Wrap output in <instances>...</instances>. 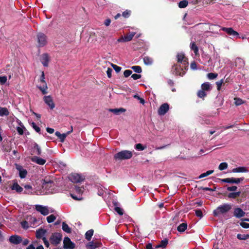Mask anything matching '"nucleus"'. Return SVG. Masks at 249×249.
I'll list each match as a JSON object with an SVG mask.
<instances>
[{
  "mask_svg": "<svg viewBox=\"0 0 249 249\" xmlns=\"http://www.w3.org/2000/svg\"><path fill=\"white\" fill-rule=\"evenodd\" d=\"M177 57L178 63L182 64V66L174 65L173 66L172 71L174 74L182 76L185 73L186 68L188 66L187 59L184 56V54L182 53H178Z\"/></svg>",
  "mask_w": 249,
  "mask_h": 249,
  "instance_id": "nucleus-1",
  "label": "nucleus"
},
{
  "mask_svg": "<svg viewBox=\"0 0 249 249\" xmlns=\"http://www.w3.org/2000/svg\"><path fill=\"white\" fill-rule=\"evenodd\" d=\"M232 208L231 204L224 203L216 208L213 211V215L215 217H219L225 215Z\"/></svg>",
  "mask_w": 249,
  "mask_h": 249,
  "instance_id": "nucleus-2",
  "label": "nucleus"
},
{
  "mask_svg": "<svg viewBox=\"0 0 249 249\" xmlns=\"http://www.w3.org/2000/svg\"><path fill=\"white\" fill-rule=\"evenodd\" d=\"M55 186L53 177H46L42 182V188L48 193H53Z\"/></svg>",
  "mask_w": 249,
  "mask_h": 249,
  "instance_id": "nucleus-3",
  "label": "nucleus"
},
{
  "mask_svg": "<svg viewBox=\"0 0 249 249\" xmlns=\"http://www.w3.org/2000/svg\"><path fill=\"white\" fill-rule=\"evenodd\" d=\"M133 156V152L129 150L121 151L114 156V158L116 160H124L130 159Z\"/></svg>",
  "mask_w": 249,
  "mask_h": 249,
  "instance_id": "nucleus-4",
  "label": "nucleus"
},
{
  "mask_svg": "<svg viewBox=\"0 0 249 249\" xmlns=\"http://www.w3.org/2000/svg\"><path fill=\"white\" fill-rule=\"evenodd\" d=\"M35 207L36 211L43 215H47L50 213H54L55 211L53 209L47 206L36 205Z\"/></svg>",
  "mask_w": 249,
  "mask_h": 249,
  "instance_id": "nucleus-5",
  "label": "nucleus"
},
{
  "mask_svg": "<svg viewBox=\"0 0 249 249\" xmlns=\"http://www.w3.org/2000/svg\"><path fill=\"white\" fill-rule=\"evenodd\" d=\"M62 239V235L60 233L56 232L52 234L50 240L51 244L54 245H58Z\"/></svg>",
  "mask_w": 249,
  "mask_h": 249,
  "instance_id": "nucleus-6",
  "label": "nucleus"
},
{
  "mask_svg": "<svg viewBox=\"0 0 249 249\" xmlns=\"http://www.w3.org/2000/svg\"><path fill=\"white\" fill-rule=\"evenodd\" d=\"M69 179L73 183H78L83 181L84 178L77 173H72L69 176Z\"/></svg>",
  "mask_w": 249,
  "mask_h": 249,
  "instance_id": "nucleus-7",
  "label": "nucleus"
},
{
  "mask_svg": "<svg viewBox=\"0 0 249 249\" xmlns=\"http://www.w3.org/2000/svg\"><path fill=\"white\" fill-rule=\"evenodd\" d=\"M37 42L39 47H43L46 45L47 39L46 36L43 33H39L37 36Z\"/></svg>",
  "mask_w": 249,
  "mask_h": 249,
  "instance_id": "nucleus-8",
  "label": "nucleus"
},
{
  "mask_svg": "<svg viewBox=\"0 0 249 249\" xmlns=\"http://www.w3.org/2000/svg\"><path fill=\"white\" fill-rule=\"evenodd\" d=\"M221 30L225 32L228 35L232 37H236V38H240L239 33L237 32L234 31L233 28L231 27H222Z\"/></svg>",
  "mask_w": 249,
  "mask_h": 249,
  "instance_id": "nucleus-9",
  "label": "nucleus"
},
{
  "mask_svg": "<svg viewBox=\"0 0 249 249\" xmlns=\"http://www.w3.org/2000/svg\"><path fill=\"white\" fill-rule=\"evenodd\" d=\"M43 99L44 103L51 109H53L55 107V104L52 97L50 95L44 96Z\"/></svg>",
  "mask_w": 249,
  "mask_h": 249,
  "instance_id": "nucleus-10",
  "label": "nucleus"
},
{
  "mask_svg": "<svg viewBox=\"0 0 249 249\" xmlns=\"http://www.w3.org/2000/svg\"><path fill=\"white\" fill-rule=\"evenodd\" d=\"M37 88L41 91L42 94L45 95L48 93V86L45 81L44 82H37Z\"/></svg>",
  "mask_w": 249,
  "mask_h": 249,
  "instance_id": "nucleus-11",
  "label": "nucleus"
},
{
  "mask_svg": "<svg viewBox=\"0 0 249 249\" xmlns=\"http://www.w3.org/2000/svg\"><path fill=\"white\" fill-rule=\"evenodd\" d=\"M63 247L66 249H73L75 248V244L71 241L69 237H66L64 239Z\"/></svg>",
  "mask_w": 249,
  "mask_h": 249,
  "instance_id": "nucleus-12",
  "label": "nucleus"
},
{
  "mask_svg": "<svg viewBox=\"0 0 249 249\" xmlns=\"http://www.w3.org/2000/svg\"><path fill=\"white\" fill-rule=\"evenodd\" d=\"M16 168L19 172V176L21 178H24L27 175V171L26 169H24L23 167L19 164H15Z\"/></svg>",
  "mask_w": 249,
  "mask_h": 249,
  "instance_id": "nucleus-13",
  "label": "nucleus"
},
{
  "mask_svg": "<svg viewBox=\"0 0 249 249\" xmlns=\"http://www.w3.org/2000/svg\"><path fill=\"white\" fill-rule=\"evenodd\" d=\"M244 180L243 178H226L222 179V181L225 183L238 184Z\"/></svg>",
  "mask_w": 249,
  "mask_h": 249,
  "instance_id": "nucleus-14",
  "label": "nucleus"
},
{
  "mask_svg": "<svg viewBox=\"0 0 249 249\" xmlns=\"http://www.w3.org/2000/svg\"><path fill=\"white\" fill-rule=\"evenodd\" d=\"M135 35V33L132 32L129 35H126L124 36H121L117 39L118 42H128L131 40Z\"/></svg>",
  "mask_w": 249,
  "mask_h": 249,
  "instance_id": "nucleus-15",
  "label": "nucleus"
},
{
  "mask_svg": "<svg viewBox=\"0 0 249 249\" xmlns=\"http://www.w3.org/2000/svg\"><path fill=\"white\" fill-rule=\"evenodd\" d=\"M75 192L79 195L78 196L74 194H71V197L75 199V200H81L82 199V197L80 195L82 194L83 192V188L78 187L77 186H75Z\"/></svg>",
  "mask_w": 249,
  "mask_h": 249,
  "instance_id": "nucleus-16",
  "label": "nucleus"
},
{
  "mask_svg": "<svg viewBox=\"0 0 249 249\" xmlns=\"http://www.w3.org/2000/svg\"><path fill=\"white\" fill-rule=\"evenodd\" d=\"M31 153L32 155H40L41 153V150L39 146L36 143H34L31 150Z\"/></svg>",
  "mask_w": 249,
  "mask_h": 249,
  "instance_id": "nucleus-17",
  "label": "nucleus"
},
{
  "mask_svg": "<svg viewBox=\"0 0 249 249\" xmlns=\"http://www.w3.org/2000/svg\"><path fill=\"white\" fill-rule=\"evenodd\" d=\"M169 106L167 103L162 104L158 110V113L160 115H164L169 110Z\"/></svg>",
  "mask_w": 249,
  "mask_h": 249,
  "instance_id": "nucleus-18",
  "label": "nucleus"
},
{
  "mask_svg": "<svg viewBox=\"0 0 249 249\" xmlns=\"http://www.w3.org/2000/svg\"><path fill=\"white\" fill-rule=\"evenodd\" d=\"M40 60L44 67H47L50 60L49 55L47 53H43L40 56Z\"/></svg>",
  "mask_w": 249,
  "mask_h": 249,
  "instance_id": "nucleus-19",
  "label": "nucleus"
},
{
  "mask_svg": "<svg viewBox=\"0 0 249 249\" xmlns=\"http://www.w3.org/2000/svg\"><path fill=\"white\" fill-rule=\"evenodd\" d=\"M9 240L11 243L15 245L19 244L22 240L20 236L16 235L11 236Z\"/></svg>",
  "mask_w": 249,
  "mask_h": 249,
  "instance_id": "nucleus-20",
  "label": "nucleus"
},
{
  "mask_svg": "<svg viewBox=\"0 0 249 249\" xmlns=\"http://www.w3.org/2000/svg\"><path fill=\"white\" fill-rule=\"evenodd\" d=\"M31 160L39 165H43L46 163V160L37 156H33L31 158Z\"/></svg>",
  "mask_w": 249,
  "mask_h": 249,
  "instance_id": "nucleus-21",
  "label": "nucleus"
},
{
  "mask_svg": "<svg viewBox=\"0 0 249 249\" xmlns=\"http://www.w3.org/2000/svg\"><path fill=\"white\" fill-rule=\"evenodd\" d=\"M245 214V213L240 208H237L234 209L233 215L237 218H241L243 217Z\"/></svg>",
  "mask_w": 249,
  "mask_h": 249,
  "instance_id": "nucleus-22",
  "label": "nucleus"
},
{
  "mask_svg": "<svg viewBox=\"0 0 249 249\" xmlns=\"http://www.w3.org/2000/svg\"><path fill=\"white\" fill-rule=\"evenodd\" d=\"M72 130H71L70 131L66 133H63V134H61L60 132H59L58 131H56L55 133V135L58 138H59V139H60V142H64V141H65L66 137L68 136V135H69L71 132H72Z\"/></svg>",
  "mask_w": 249,
  "mask_h": 249,
  "instance_id": "nucleus-23",
  "label": "nucleus"
},
{
  "mask_svg": "<svg viewBox=\"0 0 249 249\" xmlns=\"http://www.w3.org/2000/svg\"><path fill=\"white\" fill-rule=\"evenodd\" d=\"M46 231H47L46 230L43 229H39L36 231V237L38 239H43V237H45L44 235H45Z\"/></svg>",
  "mask_w": 249,
  "mask_h": 249,
  "instance_id": "nucleus-24",
  "label": "nucleus"
},
{
  "mask_svg": "<svg viewBox=\"0 0 249 249\" xmlns=\"http://www.w3.org/2000/svg\"><path fill=\"white\" fill-rule=\"evenodd\" d=\"M248 169L246 167L241 166L237 168H233L232 170L233 173H244L247 172Z\"/></svg>",
  "mask_w": 249,
  "mask_h": 249,
  "instance_id": "nucleus-25",
  "label": "nucleus"
},
{
  "mask_svg": "<svg viewBox=\"0 0 249 249\" xmlns=\"http://www.w3.org/2000/svg\"><path fill=\"white\" fill-rule=\"evenodd\" d=\"M190 48L191 49L194 51L196 56L199 55L198 48L194 42L191 43Z\"/></svg>",
  "mask_w": 249,
  "mask_h": 249,
  "instance_id": "nucleus-26",
  "label": "nucleus"
},
{
  "mask_svg": "<svg viewBox=\"0 0 249 249\" xmlns=\"http://www.w3.org/2000/svg\"><path fill=\"white\" fill-rule=\"evenodd\" d=\"M211 85L209 82H205L201 85V89L204 91H210L212 89Z\"/></svg>",
  "mask_w": 249,
  "mask_h": 249,
  "instance_id": "nucleus-27",
  "label": "nucleus"
},
{
  "mask_svg": "<svg viewBox=\"0 0 249 249\" xmlns=\"http://www.w3.org/2000/svg\"><path fill=\"white\" fill-rule=\"evenodd\" d=\"M86 247L88 249H95L99 247V245L97 243L91 241L87 245Z\"/></svg>",
  "mask_w": 249,
  "mask_h": 249,
  "instance_id": "nucleus-28",
  "label": "nucleus"
},
{
  "mask_svg": "<svg viewBox=\"0 0 249 249\" xmlns=\"http://www.w3.org/2000/svg\"><path fill=\"white\" fill-rule=\"evenodd\" d=\"M235 66L238 67L239 68H241L244 66L245 63L244 60L240 58H237L235 60Z\"/></svg>",
  "mask_w": 249,
  "mask_h": 249,
  "instance_id": "nucleus-29",
  "label": "nucleus"
},
{
  "mask_svg": "<svg viewBox=\"0 0 249 249\" xmlns=\"http://www.w3.org/2000/svg\"><path fill=\"white\" fill-rule=\"evenodd\" d=\"M109 111L115 114L118 115L121 113L124 112L125 109L123 108L110 109Z\"/></svg>",
  "mask_w": 249,
  "mask_h": 249,
  "instance_id": "nucleus-30",
  "label": "nucleus"
},
{
  "mask_svg": "<svg viewBox=\"0 0 249 249\" xmlns=\"http://www.w3.org/2000/svg\"><path fill=\"white\" fill-rule=\"evenodd\" d=\"M11 188L13 190H16L18 193H20L23 190L22 188L20 187L17 182H15L13 184Z\"/></svg>",
  "mask_w": 249,
  "mask_h": 249,
  "instance_id": "nucleus-31",
  "label": "nucleus"
},
{
  "mask_svg": "<svg viewBox=\"0 0 249 249\" xmlns=\"http://www.w3.org/2000/svg\"><path fill=\"white\" fill-rule=\"evenodd\" d=\"M144 63L146 65H150L153 63V60L149 56H144L143 58Z\"/></svg>",
  "mask_w": 249,
  "mask_h": 249,
  "instance_id": "nucleus-32",
  "label": "nucleus"
},
{
  "mask_svg": "<svg viewBox=\"0 0 249 249\" xmlns=\"http://www.w3.org/2000/svg\"><path fill=\"white\" fill-rule=\"evenodd\" d=\"M93 232L94 231L92 229L89 230L86 232L85 234V237L87 240L90 241L91 240V238L93 235Z\"/></svg>",
  "mask_w": 249,
  "mask_h": 249,
  "instance_id": "nucleus-33",
  "label": "nucleus"
},
{
  "mask_svg": "<svg viewBox=\"0 0 249 249\" xmlns=\"http://www.w3.org/2000/svg\"><path fill=\"white\" fill-rule=\"evenodd\" d=\"M9 114V113L7 108L0 107V116H8Z\"/></svg>",
  "mask_w": 249,
  "mask_h": 249,
  "instance_id": "nucleus-34",
  "label": "nucleus"
},
{
  "mask_svg": "<svg viewBox=\"0 0 249 249\" xmlns=\"http://www.w3.org/2000/svg\"><path fill=\"white\" fill-rule=\"evenodd\" d=\"M187 225L186 223H183L180 224L178 227V231L180 232H183L187 229Z\"/></svg>",
  "mask_w": 249,
  "mask_h": 249,
  "instance_id": "nucleus-35",
  "label": "nucleus"
},
{
  "mask_svg": "<svg viewBox=\"0 0 249 249\" xmlns=\"http://www.w3.org/2000/svg\"><path fill=\"white\" fill-rule=\"evenodd\" d=\"M19 125H20V126H18L17 127V130L19 135H22L24 133L25 127L20 122L19 123Z\"/></svg>",
  "mask_w": 249,
  "mask_h": 249,
  "instance_id": "nucleus-36",
  "label": "nucleus"
},
{
  "mask_svg": "<svg viewBox=\"0 0 249 249\" xmlns=\"http://www.w3.org/2000/svg\"><path fill=\"white\" fill-rule=\"evenodd\" d=\"M62 230L67 233H70L71 232V229L65 222H63L62 223Z\"/></svg>",
  "mask_w": 249,
  "mask_h": 249,
  "instance_id": "nucleus-37",
  "label": "nucleus"
},
{
  "mask_svg": "<svg viewBox=\"0 0 249 249\" xmlns=\"http://www.w3.org/2000/svg\"><path fill=\"white\" fill-rule=\"evenodd\" d=\"M217 76H218V74L217 73H212V72L209 73L207 75V78L209 80L214 79H215L217 77Z\"/></svg>",
  "mask_w": 249,
  "mask_h": 249,
  "instance_id": "nucleus-38",
  "label": "nucleus"
},
{
  "mask_svg": "<svg viewBox=\"0 0 249 249\" xmlns=\"http://www.w3.org/2000/svg\"><path fill=\"white\" fill-rule=\"evenodd\" d=\"M241 192H237L235 193H231L228 195V197L229 198H235L240 195Z\"/></svg>",
  "mask_w": 249,
  "mask_h": 249,
  "instance_id": "nucleus-39",
  "label": "nucleus"
},
{
  "mask_svg": "<svg viewBox=\"0 0 249 249\" xmlns=\"http://www.w3.org/2000/svg\"><path fill=\"white\" fill-rule=\"evenodd\" d=\"M213 172H214L213 170H209V171H207L206 173H202L199 176V178H203L206 177L208 176L209 175L213 173Z\"/></svg>",
  "mask_w": 249,
  "mask_h": 249,
  "instance_id": "nucleus-40",
  "label": "nucleus"
},
{
  "mask_svg": "<svg viewBox=\"0 0 249 249\" xmlns=\"http://www.w3.org/2000/svg\"><path fill=\"white\" fill-rule=\"evenodd\" d=\"M188 2L186 0H184L178 3V7L180 8H184L188 5Z\"/></svg>",
  "mask_w": 249,
  "mask_h": 249,
  "instance_id": "nucleus-41",
  "label": "nucleus"
},
{
  "mask_svg": "<svg viewBox=\"0 0 249 249\" xmlns=\"http://www.w3.org/2000/svg\"><path fill=\"white\" fill-rule=\"evenodd\" d=\"M24 188L25 189L26 193L27 194H32L34 192L32 187L30 185H25Z\"/></svg>",
  "mask_w": 249,
  "mask_h": 249,
  "instance_id": "nucleus-42",
  "label": "nucleus"
},
{
  "mask_svg": "<svg viewBox=\"0 0 249 249\" xmlns=\"http://www.w3.org/2000/svg\"><path fill=\"white\" fill-rule=\"evenodd\" d=\"M146 148V146H143L141 143H138L135 145V148L139 151H142Z\"/></svg>",
  "mask_w": 249,
  "mask_h": 249,
  "instance_id": "nucleus-43",
  "label": "nucleus"
},
{
  "mask_svg": "<svg viewBox=\"0 0 249 249\" xmlns=\"http://www.w3.org/2000/svg\"><path fill=\"white\" fill-rule=\"evenodd\" d=\"M168 244V240L164 239L162 240L160 244L157 246L158 248H165Z\"/></svg>",
  "mask_w": 249,
  "mask_h": 249,
  "instance_id": "nucleus-44",
  "label": "nucleus"
},
{
  "mask_svg": "<svg viewBox=\"0 0 249 249\" xmlns=\"http://www.w3.org/2000/svg\"><path fill=\"white\" fill-rule=\"evenodd\" d=\"M56 217L54 214H51L47 217V221L49 223L53 222Z\"/></svg>",
  "mask_w": 249,
  "mask_h": 249,
  "instance_id": "nucleus-45",
  "label": "nucleus"
},
{
  "mask_svg": "<svg viewBox=\"0 0 249 249\" xmlns=\"http://www.w3.org/2000/svg\"><path fill=\"white\" fill-rule=\"evenodd\" d=\"M131 69L135 72L138 73H141L142 71V68L139 66H134L131 67Z\"/></svg>",
  "mask_w": 249,
  "mask_h": 249,
  "instance_id": "nucleus-46",
  "label": "nucleus"
},
{
  "mask_svg": "<svg viewBox=\"0 0 249 249\" xmlns=\"http://www.w3.org/2000/svg\"><path fill=\"white\" fill-rule=\"evenodd\" d=\"M206 93L205 91L203 89H201L199 90L197 92V96L201 98H203L206 96Z\"/></svg>",
  "mask_w": 249,
  "mask_h": 249,
  "instance_id": "nucleus-47",
  "label": "nucleus"
},
{
  "mask_svg": "<svg viewBox=\"0 0 249 249\" xmlns=\"http://www.w3.org/2000/svg\"><path fill=\"white\" fill-rule=\"evenodd\" d=\"M237 238L239 240H246L249 238V235L238 234L237 235Z\"/></svg>",
  "mask_w": 249,
  "mask_h": 249,
  "instance_id": "nucleus-48",
  "label": "nucleus"
},
{
  "mask_svg": "<svg viewBox=\"0 0 249 249\" xmlns=\"http://www.w3.org/2000/svg\"><path fill=\"white\" fill-rule=\"evenodd\" d=\"M228 167V164L226 162L221 163L218 167V169L220 170H223L227 169Z\"/></svg>",
  "mask_w": 249,
  "mask_h": 249,
  "instance_id": "nucleus-49",
  "label": "nucleus"
},
{
  "mask_svg": "<svg viewBox=\"0 0 249 249\" xmlns=\"http://www.w3.org/2000/svg\"><path fill=\"white\" fill-rule=\"evenodd\" d=\"M224 83V80L221 79L218 81L216 82V85L217 86V89L218 90H220L221 89V86L222 84Z\"/></svg>",
  "mask_w": 249,
  "mask_h": 249,
  "instance_id": "nucleus-50",
  "label": "nucleus"
},
{
  "mask_svg": "<svg viewBox=\"0 0 249 249\" xmlns=\"http://www.w3.org/2000/svg\"><path fill=\"white\" fill-rule=\"evenodd\" d=\"M22 227L24 229H27L29 227V223L26 221L21 222Z\"/></svg>",
  "mask_w": 249,
  "mask_h": 249,
  "instance_id": "nucleus-51",
  "label": "nucleus"
},
{
  "mask_svg": "<svg viewBox=\"0 0 249 249\" xmlns=\"http://www.w3.org/2000/svg\"><path fill=\"white\" fill-rule=\"evenodd\" d=\"M134 98L138 99L140 101V103H141L142 105H144L145 103V101L143 99L140 97L139 95L136 94L134 95Z\"/></svg>",
  "mask_w": 249,
  "mask_h": 249,
  "instance_id": "nucleus-52",
  "label": "nucleus"
},
{
  "mask_svg": "<svg viewBox=\"0 0 249 249\" xmlns=\"http://www.w3.org/2000/svg\"><path fill=\"white\" fill-rule=\"evenodd\" d=\"M115 210L118 214H119L121 215H123L124 213L123 209L119 207H115Z\"/></svg>",
  "mask_w": 249,
  "mask_h": 249,
  "instance_id": "nucleus-53",
  "label": "nucleus"
},
{
  "mask_svg": "<svg viewBox=\"0 0 249 249\" xmlns=\"http://www.w3.org/2000/svg\"><path fill=\"white\" fill-rule=\"evenodd\" d=\"M234 101H235V104L236 105V106H239V105H241L243 104V102L242 101V99H239V98H234Z\"/></svg>",
  "mask_w": 249,
  "mask_h": 249,
  "instance_id": "nucleus-54",
  "label": "nucleus"
},
{
  "mask_svg": "<svg viewBox=\"0 0 249 249\" xmlns=\"http://www.w3.org/2000/svg\"><path fill=\"white\" fill-rule=\"evenodd\" d=\"M31 125L33 127V128L38 133H39L40 132V128L37 126L36 125V124L34 123V122H32V124H31Z\"/></svg>",
  "mask_w": 249,
  "mask_h": 249,
  "instance_id": "nucleus-55",
  "label": "nucleus"
},
{
  "mask_svg": "<svg viewBox=\"0 0 249 249\" xmlns=\"http://www.w3.org/2000/svg\"><path fill=\"white\" fill-rule=\"evenodd\" d=\"M7 80V77L5 76H0V84H4Z\"/></svg>",
  "mask_w": 249,
  "mask_h": 249,
  "instance_id": "nucleus-56",
  "label": "nucleus"
},
{
  "mask_svg": "<svg viewBox=\"0 0 249 249\" xmlns=\"http://www.w3.org/2000/svg\"><path fill=\"white\" fill-rule=\"evenodd\" d=\"M240 225L241 226H242L244 228H245V229L249 228V223H246L244 221L240 222Z\"/></svg>",
  "mask_w": 249,
  "mask_h": 249,
  "instance_id": "nucleus-57",
  "label": "nucleus"
},
{
  "mask_svg": "<svg viewBox=\"0 0 249 249\" xmlns=\"http://www.w3.org/2000/svg\"><path fill=\"white\" fill-rule=\"evenodd\" d=\"M132 73V71L131 70H127L124 71V75L125 77H128L130 76Z\"/></svg>",
  "mask_w": 249,
  "mask_h": 249,
  "instance_id": "nucleus-58",
  "label": "nucleus"
},
{
  "mask_svg": "<svg viewBox=\"0 0 249 249\" xmlns=\"http://www.w3.org/2000/svg\"><path fill=\"white\" fill-rule=\"evenodd\" d=\"M196 214L197 216L199 217L200 218H202L203 216L202 212L201 210L197 209L195 211Z\"/></svg>",
  "mask_w": 249,
  "mask_h": 249,
  "instance_id": "nucleus-59",
  "label": "nucleus"
},
{
  "mask_svg": "<svg viewBox=\"0 0 249 249\" xmlns=\"http://www.w3.org/2000/svg\"><path fill=\"white\" fill-rule=\"evenodd\" d=\"M112 67L114 69V70L116 71V72H119L121 70V67L118 66L115 64H111Z\"/></svg>",
  "mask_w": 249,
  "mask_h": 249,
  "instance_id": "nucleus-60",
  "label": "nucleus"
},
{
  "mask_svg": "<svg viewBox=\"0 0 249 249\" xmlns=\"http://www.w3.org/2000/svg\"><path fill=\"white\" fill-rule=\"evenodd\" d=\"M142 77L141 75L140 74H133L131 75V77L134 79V80H137V79H139L140 78H141Z\"/></svg>",
  "mask_w": 249,
  "mask_h": 249,
  "instance_id": "nucleus-61",
  "label": "nucleus"
},
{
  "mask_svg": "<svg viewBox=\"0 0 249 249\" xmlns=\"http://www.w3.org/2000/svg\"><path fill=\"white\" fill-rule=\"evenodd\" d=\"M237 187L235 186H231V187H228L227 188V190L229 191H231V192H232V191H235L237 190Z\"/></svg>",
  "mask_w": 249,
  "mask_h": 249,
  "instance_id": "nucleus-62",
  "label": "nucleus"
},
{
  "mask_svg": "<svg viewBox=\"0 0 249 249\" xmlns=\"http://www.w3.org/2000/svg\"><path fill=\"white\" fill-rule=\"evenodd\" d=\"M45 81V74L43 71L41 72V75L40 76L39 79L38 80V81L39 82H44Z\"/></svg>",
  "mask_w": 249,
  "mask_h": 249,
  "instance_id": "nucleus-63",
  "label": "nucleus"
},
{
  "mask_svg": "<svg viewBox=\"0 0 249 249\" xmlns=\"http://www.w3.org/2000/svg\"><path fill=\"white\" fill-rule=\"evenodd\" d=\"M42 240H43V243H44L45 246L46 247L48 248L49 247L50 244H49L48 241L46 238V237H43Z\"/></svg>",
  "mask_w": 249,
  "mask_h": 249,
  "instance_id": "nucleus-64",
  "label": "nucleus"
}]
</instances>
